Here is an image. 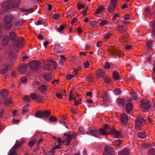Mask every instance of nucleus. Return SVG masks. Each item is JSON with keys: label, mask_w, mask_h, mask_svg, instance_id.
Returning a JSON list of instances; mask_svg holds the SVG:
<instances>
[{"label": "nucleus", "mask_w": 155, "mask_h": 155, "mask_svg": "<svg viewBox=\"0 0 155 155\" xmlns=\"http://www.w3.org/2000/svg\"><path fill=\"white\" fill-rule=\"evenodd\" d=\"M8 1L2 3L1 6L4 12H6L12 7L17 6L19 2L18 0H8Z\"/></svg>", "instance_id": "f257e3e1"}, {"label": "nucleus", "mask_w": 155, "mask_h": 155, "mask_svg": "<svg viewBox=\"0 0 155 155\" xmlns=\"http://www.w3.org/2000/svg\"><path fill=\"white\" fill-rule=\"evenodd\" d=\"M12 17L10 15H6L3 19L5 23L4 27L5 28L7 29H10L12 27V25L11 23L12 20Z\"/></svg>", "instance_id": "f03ea898"}, {"label": "nucleus", "mask_w": 155, "mask_h": 155, "mask_svg": "<svg viewBox=\"0 0 155 155\" xmlns=\"http://www.w3.org/2000/svg\"><path fill=\"white\" fill-rule=\"evenodd\" d=\"M118 0H111L110 3L109 4L107 11L110 13H113L114 11L116 8L117 4V3Z\"/></svg>", "instance_id": "7ed1b4c3"}, {"label": "nucleus", "mask_w": 155, "mask_h": 155, "mask_svg": "<svg viewBox=\"0 0 155 155\" xmlns=\"http://www.w3.org/2000/svg\"><path fill=\"white\" fill-rule=\"evenodd\" d=\"M23 142V141H21L19 142L18 141H16V143L10 150L8 155H16V150L19 146L22 144Z\"/></svg>", "instance_id": "20e7f679"}, {"label": "nucleus", "mask_w": 155, "mask_h": 155, "mask_svg": "<svg viewBox=\"0 0 155 155\" xmlns=\"http://www.w3.org/2000/svg\"><path fill=\"white\" fill-rule=\"evenodd\" d=\"M56 62L52 61L50 62H48L46 63L43 66L44 69L46 71H49L53 68L54 67V69H56Z\"/></svg>", "instance_id": "39448f33"}, {"label": "nucleus", "mask_w": 155, "mask_h": 155, "mask_svg": "<svg viewBox=\"0 0 155 155\" xmlns=\"http://www.w3.org/2000/svg\"><path fill=\"white\" fill-rule=\"evenodd\" d=\"M104 127V128L103 129H100L101 134L103 135L111 134L113 129L110 128L107 124H105Z\"/></svg>", "instance_id": "423d86ee"}, {"label": "nucleus", "mask_w": 155, "mask_h": 155, "mask_svg": "<svg viewBox=\"0 0 155 155\" xmlns=\"http://www.w3.org/2000/svg\"><path fill=\"white\" fill-rule=\"evenodd\" d=\"M145 120L143 117L141 116H139L136 118L135 120V127L137 128H138L140 125L145 124Z\"/></svg>", "instance_id": "0eeeda50"}, {"label": "nucleus", "mask_w": 155, "mask_h": 155, "mask_svg": "<svg viewBox=\"0 0 155 155\" xmlns=\"http://www.w3.org/2000/svg\"><path fill=\"white\" fill-rule=\"evenodd\" d=\"M25 43L24 38L21 37H18L16 41L14 44V46L18 48H19L22 47Z\"/></svg>", "instance_id": "6e6552de"}, {"label": "nucleus", "mask_w": 155, "mask_h": 155, "mask_svg": "<svg viewBox=\"0 0 155 155\" xmlns=\"http://www.w3.org/2000/svg\"><path fill=\"white\" fill-rule=\"evenodd\" d=\"M113 149L108 145H107L105 147L104 155H112L114 154Z\"/></svg>", "instance_id": "1a4fd4ad"}, {"label": "nucleus", "mask_w": 155, "mask_h": 155, "mask_svg": "<svg viewBox=\"0 0 155 155\" xmlns=\"http://www.w3.org/2000/svg\"><path fill=\"white\" fill-rule=\"evenodd\" d=\"M142 109L143 110H148L150 108V101H142L141 103Z\"/></svg>", "instance_id": "9d476101"}, {"label": "nucleus", "mask_w": 155, "mask_h": 155, "mask_svg": "<svg viewBox=\"0 0 155 155\" xmlns=\"http://www.w3.org/2000/svg\"><path fill=\"white\" fill-rule=\"evenodd\" d=\"M89 135L95 137H100L101 134V131L97 129L89 130Z\"/></svg>", "instance_id": "9b49d317"}, {"label": "nucleus", "mask_w": 155, "mask_h": 155, "mask_svg": "<svg viewBox=\"0 0 155 155\" xmlns=\"http://www.w3.org/2000/svg\"><path fill=\"white\" fill-rule=\"evenodd\" d=\"M27 65L26 64H21L18 67L19 72L21 74H24L27 70Z\"/></svg>", "instance_id": "f8f14e48"}, {"label": "nucleus", "mask_w": 155, "mask_h": 155, "mask_svg": "<svg viewBox=\"0 0 155 155\" xmlns=\"http://www.w3.org/2000/svg\"><path fill=\"white\" fill-rule=\"evenodd\" d=\"M120 120L122 124L123 125H126L128 121V116L125 113L122 114L121 115Z\"/></svg>", "instance_id": "ddd939ff"}, {"label": "nucleus", "mask_w": 155, "mask_h": 155, "mask_svg": "<svg viewBox=\"0 0 155 155\" xmlns=\"http://www.w3.org/2000/svg\"><path fill=\"white\" fill-rule=\"evenodd\" d=\"M54 51L57 53H61L63 51V48L59 44H56L55 45V47L54 48Z\"/></svg>", "instance_id": "4468645a"}, {"label": "nucleus", "mask_w": 155, "mask_h": 155, "mask_svg": "<svg viewBox=\"0 0 155 155\" xmlns=\"http://www.w3.org/2000/svg\"><path fill=\"white\" fill-rule=\"evenodd\" d=\"M31 67L32 68L37 69L39 66V62L38 61H32L28 63Z\"/></svg>", "instance_id": "2eb2a0df"}, {"label": "nucleus", "mask_w": 155, "mask_h": 155, "mask_svg": "<svg viewBox=\"0 0 155 155\" xmlns=\"http://www.w3.org/2000/svg\"><path fill=\"white\" fill-rule=\"evenodd\" d=\"M42 76L43 78H44L47 81L51 80L52 77V74L50 73H45L43 74Z\"/></svg>", "instance_id": "dca6fc26"}, {"label": "nucleus", "mask_w": 155, "mask_h": 155, "mask_svg": "<svg viewBox=\"0 0 155 155\" xmlns=\"http://www.w3.org/2000/svg\"><path fill=\"white\" fill-rule=\"evenodd\" d=\"M105 74L104 71L101 69H98L96 72V75L97 78H103Z\"/></svg>", "instance_id": "f3484780"}, {"label": "nucleus", "mask_w": 155, "mask_h": 155, "mask_svg": "<svg viewBox=\"0 0 155 155\" xmlns=\"http://www.w3.org/2000/svg\"><path fill=\"white\" fill-rule=\"evenodd\" d=\"M17 35L16 33L13 31H11L9 33V37L12 41H14L16 38Z\"/></svg>", "instance_id": "a211bd4d"}, {"label": "nucleus", "mask_w": 155, "mask_h": 155, "mask_svg": "<svg viewBox=\"0 0 155 155\" xmlns=\"http://www.w3.org/2000/svg\"><path fill=\"white\" fill-rule=\"evenodd\" d=\"M109 50L110 51V52L113 54L114 55H120L119 52L117 50L113 47H110Z\"/></svg>", "instance_id": "6ab92c4d"}, {"label": "nucleus", "mask_w": 155, "mask_h": 155, "mask_svg": "<svg viewBox=\"0 0 155 155\" xmlns=\"http://www.w3.org/2000/svg\"><path fill=\"white\" fill-rule=\"evenodd\" d=\"M127 101L122 98H119L117 100V102L120 106H124L126 103Z\"/></svg>", "instance_id": "aec40b11"}, {"label": "nucleus", "mask_w": 155, "mask_h": 155, "mask_svg": "<svg viewBox=\"0 0 155 155\" xmlns=\"http://www.w3.org/2000/svg\"><path fill=\"white\" fill-rule=\"evenodd\" d=\"M126 109L127 112L129 114L133 109V106L131 103H129L127 104Z\"/></svg>", "instance_id": "412c9836"}, {"label": "nucleus", "mask_w": 155, "mask_h": 155, "mask_svg": "<svg viewBox=\"0 0 155 155\" xmlns=\"http://www.w3.org/2000/svg\"><path fill=\"white\" fill-rule=\"evenodd\" d=\"M129 153L128 149L127 148H124L122 151L118 153L119 155H128Z\"/></svg>", "instance_id": "4be33fe9"}, {"label": "nucleus", "mask_w": 155, "mask_h": 155, "mask_svg": "<svg viewBox=\"0 0 155 155\" xmlns=\"http://www.w3.org/2000/svg\"><path fill=\"white\" fill-rule=\"evenodd\" d=\"M9 41V39L8 36L6 35L2 39V44L4 45H6L8 44Z\"/></svg>", "instance_id": "5701e85b"}, {"label": "nucleus", "mask_w": 155, "mask_h": 155, "mask_svg": "<svg viewBox=\"0 0 155 155\" xmlns=\"http://www.w3.org/2000/svg\"><path fill=\"white\" fill-rule=\"evenodd\" d=\"M2 67L3 69H2L1 71L0 72L2 74H4L6 73V72L8 70L9 68L7 67V65L5 64H3L2 65Z\"/></svg>", "instance_id": "b1692460"}, {"label": "nucleus", "mask_w": 155, "mask_h": 155, "mask_svg": "<svg viewBox=\"0 0 155 155\" xmlns=\"http://www.w3.org/2000/svg\"><path fill=\"white\" fill-rule=\"evenodd\" d=\"M112 135H114L115 138H118L121 136V133L120 132L114 130H113V131L111 134Z\"/></svg>", "instance_id": "393cba45"}, {"label": "nucleus", "mask_w": 155, "mask_h": 155, "mask_svg": "<svg viewBox=\"0 0 155 155\" xmlns=\"http://www.w3.org/2000/svg\"><path fill=\"white\" fill-rule=\"evenodd\" d=\"M104 9V8L103 5L99 6L95 12V14H98L101 12L103 11Z\"/></svg>", "instance_id": "a878e982"}, {"label": "nucleus", "mask_w": 155, "mask_h": 155, "mask_svg": "<svg viewBox=\"0 0 155 155\" xmlns=\"http://www.w3.org/2000/svg\"><path fill=\"white\" fill-rule=\"evenodd\" d=\"M61 148V143H58V145L55 146L52 148V150L50 152V154L51 155H54V153L53 151L54 150L57 149H60Z\"/></svg>", "instance_id": "bb28decb"}, {"label": "nucleus", "mask_w": 155, "mask_h": 155, "mask_svg": "<svg viewBox=\"0 0 155 155\" xmlns=\"http://www.w3.org/2000/svg\"><path fill=\"white\" fill-rule=\"evenodd\" d=\"M8 56L10 58H15V54L14 51L12 50L9 51L8 53Z\"/></svg>", "instance_id": "cd10ccee"}, {"label": "nucleus", "mask_w": 155, "mask_h": 155, "mask_svg": "<svg viewBox=\"0 0 155 155\" xmlns=\"http://www.w3.org/2000/svg\"><path fill=\"white\" fill-rule=\"evenodd\" d=\"M78 131L80 133L82 134H89V132L84 131V128L82 127H80L79 128Z\"/></svg>", "instance_id": "c85d7f7f"}, {"label": "nucleus", "mask_w": 155, "mask_h": 155, "mask_svg": "<svg viewBox=\"0 0 155 155\" xmlns=\"http://www.w3.org/2000/svg\"><path fill=\"white\" fill-rule=\"evenodd\" d=\"M118 30L120 33H124L126 31V29L122 25H118L117 26Z\"/></svg>", "instance_id": "c756f323"}, {"label": "nucleus", "mask_w": 155, "mask_h": 155, "mask_svg": "<svg viewBox=\"0 0 155 155\" xmlns=\"http://www.w3.org/2000/svg\"><path fill=\"white\" fill-rule=\"evenodd\" d=\"M138 137L141 139H144L146 137L145 132L144 131H143L139 133L138 135Z\"/></svg>", "instance_id": "7c9ffc66"}, {"label": "nucleus", "mask_w": 155, "mask_h": 155, "mask_svg": "<svg viewBox=\"0 0 155 155\" xmlns=\"http://www.w3.org/2000/svg\"><path fill=\"white\" fill-rule=\"evenodd\" d=\"M51 114L50 110H45L44 112L42 111L43 117H47Z\"/></svg>", "instance_id": "2f4dec72"}, {"label": "nucleus", "mask_w": 155, "mask_h": 155, "mask_svg": "<svg viewBox=\"0 0 155 155\" xmlns=\"http://www.w3.org/2000/svg\"><path fill=\"white\" fill-rule=\"evenodd\" d=\"M35 116L38 118H41L43 117L42 111H39L37 112L35 114Z\"/></svg>", "instance_id": "473e14b6"}, {"label": "nucleus", "mask_w": 155, "mask_h": 155, "mask_svg": "<svg viewBox=\"0 0 155 155\" xmlns=\"http://www.w3.org/2000/svg\"><path fill=\"white\" fill-rule=\"evenodd\" d=\"M61 59L58 63L61 64V65H63L62 63H64L65 61V58L64 56L61 55L60 56Z\"/></svg>", "instance_id": "72a5a7b5"}, {"label": "nucleus", "mask_w": 155, "mask_h": 155, "mask_svg": "<svg viewBox=\"0 0 155 155\" xmlns=\"http://www.w3.org/2000/svg\"><path fill=\"white\" fill-rule=\"evenodd\" d=\"M113 77L117 80H119V76L118 73L117 72L114 71L113 73Z\"/></svg>", "instance_id": "f704fd0d"}, {"label": "nucleus", "mask_w": 155, "mask_h": 155, "mask_svg": "<svg viewBox=\"0 0 155 155\" xmlns=\"http://www.w3.org/2000/svg\"><path fill=\"white\" fill-rule=\"evenodd\" d=\"M86 81L92 82L93 81L92 76L91 75H89L86 77Z\"/></svg>", "instance_id": "c9c22d12"}, {"label": "nucleus", "mask_w": 155, "mask_h": 155, "mask_svg": "<svg viewBox=\"0 0 155 155\" xmlns=\"http://www.w3.org/2000/svg\"><path fill=\"white\" fill-rule=\"evenodd\" d=\"M108 24V21L105 20H102L101 22L99 23V25L101 26H102Z\"/></svg>", "instance_id": "e433bc0d"}, {"label": "nucleus", "mask_w": 155, "mask_h": 155, "mask_svg": "<svg viewBox=\"0 0 155 155\" xmlns=\"http://www.w3.org/2000/svg\"><path fill=\"white\" fill-rule=\"evenodd\" d=\"M127 38L126 36H123L120 38L119 41L120 42H124L127 40Z\"/></svg>", "instance_id": "4c0bfd02"}, {"label": "nucleus", "mask_w": 155, "mask_h": 155, "mask_svg": "<svg viewBox=\"0 0 155 155\" xmlns=\"http://www.w3.org/2000/svg\"><path fill=\"white\" fill-rule=\"evenodd\" d=\"M12 103V100L10 99H8L5 102V105L8 107Z\"/></svg>", "instance_id": "58836bf2"}, {"label": "nucleus", "mask_w": 155, "mask_h": 155, "mask_svg": "<svg viewBox=\"0 0 155 155\" xmlns=\"http://www.w3.org/2000/svg\"><path fill=\"white\" fill-rule=\"evenodd\" d=\"M39 90L41 91H44L46 90V87L45 85H42L39 87Z\"/></svg>", "instance_id": "ea45409f"}, {"label": "nucleus", "mask_w": 155, "mask_h": 155, "mask_svg": "<svg viewBox=\"0 0 155 155\" xmlns=\"http://www.w3.org/2000/svg\"><path fill=\"white\" fill-rule=\"evenodd\" d=\"M65 27V25H61V26H60L59 28H58L57 29V30L59 32H60L62 31L64 29Z\"/></svg>", "instance_id": "a19ab883"}, {"label": "nucleus", "mask_w": 155, "mask_h": 155, "mask_svg": "<svg viewBox=\"0 0 155 155\" xmlns=\"http://www.w3.org/2000/svg\"><path fill=\"white\" fill-rule=\"evenodd\" d=\"M114 92L115 94L117 95H120L121 94V90L120 89H115Z\"/></svg>", "instance_id": "79ce46f5"}, {"label": "nucleus", "mask_w": 155, "mask_h": 155, "mask_svg": "<svg viewBox=\"0 0 155 155\" xmlns=\"http://www.w3.org/2000/svg\"><path fill=\"white\" fill-rule=\"evenodd\" d=\"M31 97L32 100H36L38 98V95L34 93H31Z\"/></svg>", "instance_id": "37998d69"}, {"label": "nucleus", "mask_w": 155, "mask_h": 155, "mask_svg": "<svg viewBox=\"0 0 155 155\" xmlns=\"http://www.w3.org/2000/svg\"><path fill=\"white\" fill-rule=\"evenodd\" d=\"M36 140H33L30 141L29 143V146L32 147L36 143Z\"/></svg>", "instance_id": "c03bdc74"}, {"label": "nucleus", "mask_w": 155, "mask_h": 155, "mask_svg": "<svg viewBox=\"0 0 155 155\" xmlns=\"http://www.w3.org/2000/svg\"><path fill=\"white\" fill-rule=\"evenodd\" d=\"M111 36V34L109 33H107L104 34L103 37L105 39H107L110 38Z\"/></svg>", "instance_id": "a18cd8bd"}, {"label": "nucleus", "mask_w": 155, "mask_h": 155, "mask_svg": "<svg viewBox=\"0 0 155 155\" xmlns=\"http://www.w3.org/2000/svg\"><path fill=\"white\" fill-rule=\"evenodd\" d=\"M121 144V143L119 140L114 141L113 142V144L115 146H119Z\"/></svg>", "instance_id": "49530a36"}, {"label": "nucleus", "mask_w": 155, "mask_h": 155, "mask_svg": "<svg viewBox=\"0 0 155 155\" xmlns=\"http://www.w3.org/2000/svg\"><path fill=\"white\" fill-rule=\"evenodd\" d=\"M49 120L52 122H56L57 120V119L54 116H51L49 117Z\"/></svg>", "instance_id": "de8ad7c7"}, {"label": "nucleus", "mask_w": 155, "mask_h": 155, "mask_svg": "<svg viewBox=\"0 0 155 155\" xmlns=\"http://www.w3.org/2000/svg\"><path fill=\"white\" fill-rule=\"evenodd\" d=\"M104 67L105 68L109 69L110 68V65L109 62H106L104 64Z\"/></svg>", "instance_id": "09e8293b"}, {"label": "nucleus", "mask_w": 155, "mask_h": 155, "mask_svg": "<svg viewBox=\"0 0 155 155\" xmlns=\"http://www.w3.org/2000/svg\"><path fill=\"white\" fill-rule=\"evenodd\" d=\"M7 90L5 89L1 90V94L3 97L6 96L7 95Z\"/></svg>", "instance_id": "8fccbe9b"}, {"label": "nucleus", "mask_w": 155, "mask_h": 155, "mask_svg": "<svg viewBox=\"0 0 155 155\" xmlns=\"http://www.w3.org/2000/svg\"><path fill=\"white\" fill-rule=\"evenodd\" d=\"M24 100L26 102H28L30 101L31 99L29 96L26 95L25 96L24 98Z\"/></svg>", "instance_id": "3c124183"}, {"label": "nucleus", "mask_w": 155, "mask_h": 155, "mask_svg": "<svg viewBox=\"0 0 155 155\" xmlns=\"http://www.w3.org/2000/svg\"><path fill=\"white\" fill-rule=\"evenodd\" d=\"M104 81L107 84H109L110 83V80L108 77H103Z\"/></svg>", "instance_id": "603ef678"}, {"label": "nucleus", "mask_w": 155, "mask_h": 155, "mask_svg": "<svg viewBox=\"0 0 155 155\" xmlns=\"http://www.w3.org/2000/svg\"><path fill=\"white\" fill-rule=\"evenodd\" d=\"M77 6L78 8L80 10L82 8H83L84 7V5L83 4H81L80 3H78L77 4Z\"/></svg>", "instance_id": "864d4df0"}, {"label": "nucleus", "mask_w": 155, "mask_h": 155, "mask_svg": "<svg viewBox=\"0 0 155 155\" xmlns=\"http://www.w3.org/2000/svg\"><path fill=\"white\" fill-rule=\"evenodd\" d=\"M155 151V149H154L153 148H150L149 149V152L150 155H153L154 154Z\"/></svg>", "instance_id": "5fc2aeb1"}, {"label": "nucleus", "mask_w": 155, "mask_h": 155, "mask_svg": "<svg viewBox=\"0 0 155 155\" xmlns=\"http://www.w3.org/2000/svg\"><path fill=\"white\" fill-rule=\"evenodd\" d=\"M60 17V15L57 13L55 14H54L52 16L53 18L55 20H57Z\"/></svg>", "instance_id": "6e6d98bb"}, {"label": "nucleus", "mask_w": 155, "mask_h": 155, "mask_svg": "<svg viewBox=\"0 0 155 155\" xmlns=\"http://www.w3.org/2000/svg\"><path fill=\"white\" fill-rule=\"evenodd\" d=\"M132 96V98L131 99L136 100L137 98V94L135 93L132 92L131 93Z\"/></svg>", "instance_id": "4d7b16f0"}, {"label": "nucleus", "mask_w": 155, "mask_h": 155, "mask_svg": "<svg viewBox=\"0 0 155 155\" xmlns=\"http://www.w3.org/2000/svg\"><path fill=\"white\" fill-rule=\"evenodd\" d=\"M84 67L86 68H87L89 66V63L88 61H86L84 63H83Z\"/></svg>", "instance_id": "13d9d810"}, {"label": "nucleus", "mask_w": 155, "mask_h": 155, "mask_svg": "<svg viewBox=\"0 0 155 155\" xmlns=\"http://www.w3.org/2000/svg\"><path fill=\"white\" fill-rule=\"evenodd\" d=\"M77 31L79 35L82 34L83 32L82 28L81 27H78L77 28Z\"/></svg>", "instance_id": "bf43d9fd"}, {"label": "nucleus", "mask_w": 155, "mask_h": 155, "mask_svg": "<svg viewBox=\"0 0 155 155\" xmlns=\"http://www.w3.org/2000/svg\"><path fill=\"white\" fill-rule=\"evenodd\" d=\"M150 10L149 8H147L146 9L144 12V15H150Z\"/></svg>", "instance_id": "052dcab7"}, {"label": "nucleus", "mask_w": 155, "mask_h": 155, "mask_svg": "<svg viewBox=\"0 0 155 155\" xmlns=\"http://www.w3.org/2000/svg\"><path fill=\"white\" fill-rule=\"evenodd\" d=\"M14 63L12 61H11L10 63L8 64H7V67H8L9 69H10L11 68H12V67L14 65Z\"/></svg>", "instance_id": "680f3d73"}, {"label": "nucleus", "mask_w": 155, "mask_h": 155, "mask_svg": "<svg viewBox=\"0 0 155 155\" xmlns=\"http://www.w3.org/2000/svg\"><path fill=\"white\" fill-rule=\"evenodd\" d=\"M81 99H79L78 100H75L74 104L76 106L78 105L81 103Z\"/></svg>", "instance_id": "e2e57ef3"}, {"label": "nucleus", "mask_w": 155, "mask_h": 155, "mask_svg": "<svg viewBox=\"0 0 155 155\" xmlns=\"http://www.w3.org/2000/svg\"><path fill=\"white\" fill-rule=\"evenodd\" d=\"M74 77V76L73 74L68 75L66 76V78L67 80H70Z\"/></svg>", "instance_id": "0e129e2a"}, {"label": "nucleus", "mask_w": 155, "mask_h": 155, "mask_svg": "<svg viewBox=\"0 0 155 155\" xmlns=\"http://www.w3.org/2000/svg\"><path fill=\"white\" fill-rule=\"evenodd\" d=\"M152 34L153 35V38L155 39V21L153 25V29L152 32Z\"/></svg>", "instance_id": "69168bd1"}, {"label": "nucleus", "mask_w": 155, "mask_h": 155, "mask_svg": "<svg viewBox=\"0 0 155 155\" xmlns=\"http://www.w3.org/2000/svg\"><path fill=\"white\" fill-rule=\"evenodd\" d=\"M21 81L22 82H25L27 81V78L26 77H23L21 78Z\"/></svg>", "instance_id": "338daca9"}, {"label": "nucleus", "mask_w": 155, "mask_h": 155, "mask_svg": "<svg viewBox=\"0 0 155 155\" xmlns=\"http://www.w3.org/2000/svg\"><path fill=\"white\" fill-rule=\"evenodd\" d=\"M98 22L96 21H90L89 22L90 25L91 26L96 25L97 24Z\"/></svg>", "instance_id": "774afa93"}]
</instances>
